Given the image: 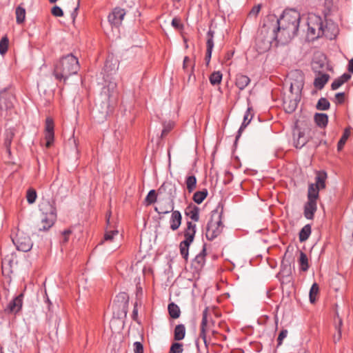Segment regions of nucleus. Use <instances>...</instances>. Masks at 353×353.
<instances>
[{
  "mask_svg": "<svg viewBox=\"0 0 353 353\" xmlns=\"http://www.w3.org/2000/svg\"><path fill=\"white\" fill-rule=\"evenodd\" d=\"M222 77L223 74L220 71H214L210 74L209 80L212 85H216L221 83Z\"/></svg>",
  "mask_w": 353,
  "mask_h": 353,
  "instance_id": "obj_46",
  "label": "nucleus"
},
{
  "mask_svg": "<svg viewBox=\"0 0 353 353\" xmlns=\"http://www.w3.org/2000/svg\"><path fill=\"white\" fill-rule=\"evenodd\" d=\"M343 325V320L339 316V314L336 313V315L334 318V327L336 330V333L333 336V341L334 343L339 342L341 339V327Z\"/></svg>",
  "mask_w": 353,
  "mask_h": 353,
  "instance_id": "obj_27",
  "label": "nucleus"
},
{
  "mask_svg": "<svg viewBox=\"0 0 353 353\" xmlns=\"http://www.w3.org/2000/svg\"><path fill=\"white\" fill-rule=\"evenodd\" d=\"M319 291V285L316 283H314L310 290V301L312 303H314L316 300V295L318 294Z\"/></svg>",
  "mask_w": 353,
  "mask_h": 353,
  "instance_id": "obj_49",
  "label": "nucleus"
},
{
  "mask_svg": "<svg viewBox=\"0 0 353 353\" xmlns=\"http://www.w3.org/2000/svg\"><path fill=\"white\" fill-rule=\"evenodd\" d=\"M192 243V242H188V241H182L180 243V253L185 261H188V259L189 248Z\"/></svg>",
  "mask_w": 353,
  "mask_h": 353,
  "instance_id": "obj_41",
  "label": "nucleus"
},
{
  "mask_svg": "<svg viewBox=\"0 0 353 353\" xmlns=\"http://www.w3.org/2000/svg\"><path fill=\"white\" fill-rule=\"evenodd\" d=\"M79 68L78 59L73 54L70 53L63 56L54 65L53 75L57 80L65 83L70 76L78 72Z\"/></svg>",
  "mask_w": 353,
  "mask_h": 353,
  "instance_id": "obj_3",
  "label": "nucleus"
},
{
  "mask_svg": "<svg viewBox=\"0 0 353 353\" xmlns=\"http://www.w3.org/2000/svg\"><path fill=\"white\" fill-rule=\"evenodd\" d=\"M195 63L188 57H185L183 62V69L188 74V82H195L196 77L194 74Z\"/></svg>",
  "mask_w": 353,
  "mask_h": 353,
  "instance_id": "obj_18",
  "label": "nucleus"
},
{
  "mask_svg": "<svg viewBox=\"0 0 353 353\" xmlns=\"http://www.w3.org/2000/svg\"><path fill=\"white\" fill-rule=\"evenodd\" d=\"M116 87V83L110 81L107 85L103 86L101 93V97L105 99H110V97L113 94Z\"/></svg>",
  "mask_w": 353,
  "mask_h": 353,
  "instance_id": "obj_29",
  "label": "nucleus"
},
{
  "mask_svg": "<svg viewBox=\"0 0 353 353\" xmlns=\"http://www.w3.org/2000/svg\"><path fill=\"white\" fill-rule=\"evenodd\" d=\"M12 241L17 250L24 252L30 251L33 245L30 236L23 231L18 230L16 236L12 238Z\"/></svg>",
  "mask_w": 353,
  "mask_h": 353,
  "instance_id": "obj_8",
  "label": "nucleus"
},
{
  "mask_svg": "<svg viewBox=\"0 0 353 353\" xmlns=\"http://www.w3.org/2000/svg\"><path fill=\"white\" fill-rule=\"evenodd\" d=\"M14 137V132L13 129L10 128L6 130L5 133L4 145L9 153H10V145Z\"/></svg>",
  "mask_w": 353,
  "mask_h": 353,
  "instance_id": "obj_38",
  "label": "nucleus"
},
{
  "mask_svg": "<svg viewBox=\"0 0 353 353\" xmlns=\"http://www.w3.org/2000/svg\"><path fill=\"white\" fill-rule=\"evenodd\" d=\"M16 21L18 24H21L26 19V9L21 5L18 6L15 10Z\"/></svg>",
  "mask_w": 353,
  "mask_h": 353,
  "instance_id": "obj_42",
  "label": "nucleus"
},
{
  "mask_svg": "<svg viewBox=\"0 0 353 353\" xmlns=\"http://www.w3.org/2000/svg\"><path fill=\"white\" fill-rule=\"evenodd\" d=\"M312 70L314 72H319V74H321L320 70L323 68L324 63L321 62V61H313V62L312 63Z\"/></svg>",
  "mask_w": 353,
  "mask_h": 353,
  "instance_id": "obj_57",
  "label": "nucleus"
},
{
  "mask_svg": "<svg viewBox=\"0 0 353 353\" xmlns=\"http://www.w3.org/2000/svg\"><path fill=\"white\" fill-rule=\"evenodd\" d=\"M51 13L54 17H61L63 16V12L62 10V9L59 6H54L52 8Z\"/></svg>",
  "mask_w": 353,
  "mask_h": 353,
  "instance_id": "obj_58",
  "label": "nucleus"
},
{
  "mask_svg": "<svg viewBox=\"0 0 353 353\" xmlns=\"http://www.w3.org/2000/svg\"><path fill=\"white\" fill-rule=\"evenodd\" d=\"M327 179V173L325 171H319L316 173L315 177L316 185L319 188L323 189L325 188V180Z\"/></svg>",
  "mask_w": 353,
  "mask_h": 353,
  "instance_id": "obj_33",
  "label": "nucleus"
},
{
  "mask_svg": "<svg viewBox=\"0 0 353 353\" xmlns=\"http://www.w3.org/2000/svg\"><path fill=\"white\" fill-rule=\"evenodd\" d=\"M187 227L183 232L185 239L183 241H188V242H193L196 231V226L195 223L192 221H187Z\"/></svg>",
  "mask_w": 353,
  "mask_h": 353,
  "instance_id": "obj_23",
  "label": "nucleus"
},
{
  "mask_svg": "<svg viewBox=\"0 0 353 353\" xmlns=\"http://www.w3.org/2000/svg\"><path fill=\"white\" fill-rule=\"evenodd\" d=\"M233 179V175L232 174L229 172V171H226L225 172V179L223 180V183L224 184H228L230 183Z\"/></svg>",
  "mask_w": 353,
  "mask_h": 353,
  "instance_id": "obj_63",
  "label": "nucleus"
},
{
  "mask_svg": "<svg viewBox=\"0 0 353 353\" xmlns=\"http://www.w3.org/2000/svg\"><path fill=\"white\" fill-rule=\"evenodd\" d=\"M250 110H251V108H248L245 115H244L243 121L238 130L237 134L235 138L234 143H236L237 141L239 140V139L240 138V137L241 135L242 132L246 128V126L250 123V122L251 121V119H248V115H249Z\"/></svg>",
  "mask_w": 353,
  "mask_h": 353,
  "instance_id": "obj_37",
  "label": "nucleus"
},
{
  "mask_svg": "<svg viewBox=\"0 0 353 353\" xmlns=\"http://www.w3.org/2000/svg\"><path fill=\"white\" fill-rule=\"evenodd\" d=\"M129 296L126 292L119 293L113 302V314L117 319L125 318L128 311Z\"/></svg>",
  "mask_w": 353,
  "mask_h": 353,
  "instance_id": "obj_5",
  "label": "nucleus"
},
{
  "mask_svg": "<svg viewBox=\"0 0 353 353\" xmlns=\"http://www.w3.org/2000/svg\"><path fill=\"white\" fill-rule=\"evenodd\" d=\"M350 131L347 129H345L343 132V134L342 137H341L340 140L337 143V149L338 150H341L344 145L345 144L346 141L347 140L349 136H350Z\"/></svg>",
  "mask_w": 353,
  "mask_h": 353,
  "instance_id": "obj_50",
  "label": "nucleus"
},
{
  "mask_svg": "<svg viewBox=\"0 0 353 353\" xmlns=\"http://www.w3.org/2000/svg\"><path fill=\"white\" fill-rule=\"evenodd\" d=\"M345 94L344 92H338L335 94V103L343 104L345 101Z\"/></svg>",
  "mask_w": 353,
  "mask_h": 353,
  "instance_id": "obj_59",
  "label": "nucleus"
},
{
  "mask_svg": "<svg viewBox=\"0 0 353 353\" xmlns=\"http://www.w3.org/2000/svg\"><path fill=\"white\" fill-rule=\"evenodd\" d=\"M344 83L343 82L342 80H341L339 78L334 79V81L332 82V83L331 84V89L332 90H337L339 87H341Z\"/></svg>",
  "mask_w": 353,
  "mask_h": 353,
  "instance_id": "obj_61",
  "label": "nucleus"
},
{
  "mask_svg": "<svg viewBox=\"0 0 353 353\" xmlns=\"http://www.w3.org/2000/svg\"><path fill=\"white\" fill-rule=\"evenodd\" d=\"M330 79L328 74H322L320 77L315 78L314 81V85L319 90H321L324 88L325 85L327 83Z\"/></svg>",
  "mask_w": 353,
  "mask_h": 353,
  "instance_id": "obj_32",
  "label": "nucleus"
},
{
  "mask_svg": "<svg viewBox=\"0 0 353 353\" xmlns=\"http://www.w3.org/2000/svg\"><path fill=\"white\" fill-rule=\"evenodd\" d=\"M112 111V108L110 105V99H105L101 95L93 110L94 117L98 118L99 121H103Z\"/></svg>",
  "mask_w": 353,
  "mask_h": 353,
  "instance_id": "obj_7",
  "label": "nucleus"
},
{
  "mask_svg": "<svg viewBox=\"0 0 353 353\" xmlns=\"http://www.w3.org/2000/svg\"><path fill=\"white\" fill-rule=\"evenodd\" d=\"M168 310L171 318L176 319L180 316V308L176 303L173 302L169 303Z\"/></svg>",
  "mask_w": 353,
  "mask_h": 353,
  "instance_id": "obj_40",
  "label": "nucleus"
},
{
  "mask_svg": "<svg viewBox=\"0 0 353 353\" xmlns=\"http://www.w3.org/2000/svg\"><path fill=\"white\" fill-rule=\"evenodd\" d=\"M8 39L6 37H3L0 41V54H5L8 48Z\"/></svg>",
  "mask_w": 353,
  "mask_h": 353,
  "instance_id": "obj_53",
  "label": "nucleus"
},
{
  "mask_svg": "<svg viewBox=\"0 0 353 353\" xmlns=\"http://www.w3.org/2000/svg\"><path fill=\"white\" fill-rule=\"evenodd\" d=\"M214 31L212 30L210 28L207 32V41H206V53L205 60L206 61V64L208 65L212 57V52L214 48Z\"/></svg>",
  "mask_w": 353,
  "mask_h": 353,
  "instance_id": "obj_19",
  "label": "nucleus"
},
{
  "mask_svg": "<svg viewBox=\"0 0 353 353\" xmlns=\"http://www.w3.org/2000/svg\"><path fill=\"white\" fill-rule=\"evenodd\" d=\"M261 8V6L260 4H259L257 6H254L252 8V10L250 11L249 16H253V17H256L258 15V14L259 13Z\"/></svg>",
  "mask_w": 353,
  "mask_h": 353,
  "instance_id": "obj_62",
  "label": "nucleus"
},
{
  "mask_svg": "<svg viewBox=\"0 0 353 353\" xmlns=\"http://www.w3.org/2000/svg\"><path fill=\"white\" fill-rule=\"evenodd\" d=\"M317 210L316 201L307 200L304 205L303 214L304 216L309 220H312L314 217V214Z\"/></svg>",
  "mask_w": 353,
  "mask_h": 353,
  "instance_id": "obj_20",
  "label": "nucleus"
},
{
  "mask_svg": "<svg viewBox=\"0 0 353 353\" xmlns=\"http://www.w3.org/2000/svg\"><path fill=\"white\" fill-rule=\"evenodd\" d=\"M23 299V294H19L8 303L7 307L5 309V312L8 314H17L19 312L22 308Z\"/></svg>",
  "mask_w": 353,
  "mask_h": 353,
  "instance_id": "obj_16",
  "label": "nucleus"
},
{
  "mask_svg": "<svg viewBox=\"0 0 353 353\" xmlns=\"http://www.w3.org/2000/svg\"><path fill=\"white\" fill-rule=\"evenodd\" d=\"M330 103L325 97L320 98L316 105V110H321V111L327 110L330 108Z\"/></svg>",
  "mask_w": 353,
  "mask_h": 353,
  "instance_id": "obj_48",
  "label": "nucleus"
},
{
  "mask_svg": "<svg viewBox=\"0 0 353 353\" xmlns=\"http://www.w3.org/2000/svg\"><path fill=\"white\" fill-rule=\"evenodd\" d=\"M324 23L320 17H316L314 22L308 23L307 33L313 38H319L324 35Z\"/></svg>",
  "mask_w": 353,
  "mask_h": 353,
  "instance_id": "obj_11",
  "label": "nucleus"
},
{
  "mask_svg": "<svg viewBox=\"0 0 353 353\" xmlns=\"http://www.w3.org/2000/svg\"><path fill=\"white\" fill-rule=\"evenodd\" d=\"M287 252L281 262V270L279 276H281V283L292 282V266L290 259H287Z\"/></svg>",
  "mask_w": 353,
  "mask_h": 353,
  "instance_id": "obj_10",
  "label": "nucleus"
},
{
  "mask_svg": "<svg viewBox=\"0 0 353 353\" xmlns=\"http://www.w3.org/2000/svg\"><path fill=\"white\" fill-rule=\"evenodd\" d=\"M132 319L139 323L138 321V308H137V303H135L134 305V308H133V311H132Z\"/></svg>",
  "mask_w": 353,
  "mask_h": 353,
  "instance_id": "obj_64",
  "label": "nucleus"
},
{
  "mask_svg": "<svg viewBox=\"0 0 353 353\" xmlns=\"http://www.w3.org/2000/svg\"><path fill=\"white\" fill-rule=\"evenodd\" d=\"M295 73L299 74V77L293 82H291L290 90L292 95L301 97V92L304 85V78L301 71L296 70Z\"/></svg>",
  "mask_w": 353,
  "mask_h": 353,
  "instance_id": "obj_13",
  "label": "nucleus"
},
{
  "mask_svg": "<svg viewBox=\"0 0 353 353\" xmlns=\"http://www.w3.org/2000/svg\"><path fill=\"white\" fill-rule=\"evenodd\" d=\"M125 15L124 9L120 8H115L111 13L109 14L108 19L109 23L115 27H119Z\"/></svg>",
  "mask_w": 353,
  "mask_h": 353,
  "instance_id": "obj_14",
  "label": "nucleus"
},
{
  "mask_svg": "<svg viewBox=\"0 0 353 353\" xmlns=\"http://www.w3.org/2000/svg\"><path fill=\"white\" fill-rule=\"evenodd\" d=\"M134 353H144V347L142 343L136 341L133 343Z\"/></svg>",
  "mask_w": 353,
  "mask_h": 353,
  "instance_id": "obj_56",
  "label": "nucleus"
},
{
  "mask_svg": "<svg viewBox=\"0 0 353 353\" xmlns=\"http://www.w3.org/2000/svg\"><path fill=\"white\" fill-rule=\"evenodd\" d=\"M301 270L303 272L307 271L309 269L308 259L305 253L301 251L300 257L299 260Z\"/></svg>",
  "mask_w": 353,
  "mask_h": 353,
  "instance_id": "obj_45",
  "label": "nucleus"
},
{
  "mask_svg": "<svg viewBox=\"0 0 353 353\" xmlns=\"http://www.w3.org/2000/svg\"><path fill=\"white\" fill-rule=\"evenodd\" d=\"M314 120L316 125L321 128H325L328 123V116L325 113H315Z\"/></svg>",
  "mask_w": 353,
  "mask_h": 353,
  "instance_id": "obj_28",
  "label": "nucleus"
},
{
  "mask_svg": "<svg viewBox=\"0 0 353 353\" xmlns=\"http://www.w3.org/2000/svg\"><path fill=\"white\" fill-rule=\"evenodd\" d=\"M158 194V191L157 192L154 190H150L145 199V205H150L154 203L157 201Z\"/></svg>",
  "mask_w": 353,
  "mask_h": 353,
  "instance_id": "obj_47",
  "label": "nucleus"
},
{
  "mask_svg": "<svg viewBox=\"0 0 353 353\" xmlns=\"http://www.w3.org/2000/svg\"><path fill=\"white\" fill-rule=\"evenodd\" d=\"M172 26L176 30H183L184 28L183 24L181 21V19L174 17L172 20Z\"/></svg>",
  "mask_w": 353,
  "mask_h": 353,
  "instance_id": "obj_55",
  "label": "nucleus"
},
{
  "mask_svg": "<svg viewBox=\"0 0 353 353\" xmlns=\"http://www.w3.org/2000/svg\"><path fill=\"white\" fill-rule=\"evenodd\" d=\"M117 234H118L117 230H112L110 232H107L104 234L103 241H112L114 238V236Z\"/></svg>",
  "mask_w": 353,
  "mask_h": 353,
  "instance_id": "obj_60",
  "label": "nucleus"
},
{
  "mask_svg": "<svg viewBox=\"0 0 353 353\" xmlns=\"http://www.w3.org/2000/svg\"><path fill=\"white\" fill-rule=\"evenodd\" d=\"M54 138V122L53 120L48 117L46 119V127H45V139L46 140V146L50 148L53 142Z\"/></svg>",
  "mask_w": 353,
  "mask_h": 353,
  "instance_id": "obj_17",
  "label": "nucleus"
},
{
  "mask_svg": "<svg viewBox=\"0 0 353 353\" xmlns=\"http://www.w3.org/2000/svg\"><path fill=\"white\" fill-rule=\"evenodd\" d=\"M208 307H205L202 313V320L201 323L200 337L203 340L205 345H207L206 339V327L208 324Z\"/></svg>",
  "mask_w": 353,
  "mask_h": 353,
  "instance_id": "obj_25",
  "label": "nucleus"
},
{
  "mask_svg": "<svg viewBox=\"0 0 353 353\" xmlns=\"http://www.w3.org/2000/svg\"><path fill=\"white\" fill-rule=\"evenodd\" d=\"M306 143L307 139L304 137L303 132H299L297 138H296L295 134H294V145L296 148H301Z\"/></svg>",
  "mask_w": 353,
  "mask_h": 353,
  "instance_id": "obj_44",
  "label": "nucleus"
},
{
  "mask_svg": "<svg viewBox=\"0 0 353 353\" xmlns=\"http://www.w3.org/2000/svg\"><path fill=\"white\" fill-rule=\"evenodd\" d=\"M37 197V192L33 188H30L27 191L26 199L27 201L30 204H32L35 202Z\"/></svg>",
  "mask_w": 353,
  "mask_h": 353,
  "instance_id": "obj_51",
  "label": "nucleus"
},
{
  "mask_svg": "<svg viewBox=\"0 0 353 353\" xmlns=\"http://www.w3.org/2000/svg\"><path fill=\"white\" fill-rule=\"evenodd\" d=\"M223 205L221 203H219L216 208L211 212L210 219L206 226L205 236L208 240H214L222 232L223 228Z\"/></svg>",
  "mask_w": 353,
  "mask_h": 353,
  "instance_id": "obj_4",
  "label": "nucleus"
},
{
  "mask_svg": "<svg viewBox=\"0 0 353 353\" xmlns=\"http://www.w3.org/2000/svg\"><path fill=\"white\" fill-rule=\"evenodd\" d=\"M208 191L207 189L204 188L201 191L196 192L192 196L193 201L197 203L201 204L208 196Z\"/></svg>",
  "mask_w": 353,
  "mask_h": 353,
  "instance_id": "obj_39",
  "label": "nucleus"
},
{
  "mask_svg": "<svg viewBox=\"0 0 353 353\" xmlns=\"http://www.w3.org/2000/svg\"><path fill=\"white\" fill-rule=\"evenodd\" d=\"M312 232V228L310 224H306L300 230L299 234V239L300 242H304L308 239Z\"/></svg>",
  "mask_w": 353,
  "mask_h": 353,
  "instance_id": "obj_36",
  "label": "nucleus"
},
{
  "mask_svg": "<svg viewBox=\"0 0 353 353\" xmlns=\"http://www.w3.org/2000/svg\"><path fill=\"white\" fill-rule=\"evenodd\" d=\"M197 180L194 175L188 176L185 179L187 190L189 193L194 190L196 187Z\"/></svg>",
  "mask_w": 353,
  "mask_h": 353,
  "instance_id": "obj_43",
  "label": "nucleus"
},
{
  "mask_svg": "<svg viewBox=\"0 0 353 353\" xmlns=\"http://www.w3.org/2000/svg\"><path fill=\"white\" fill-rule=\"evenodd\" d=\"M268 17L279 32L281 45L288 43L297 34L301 14L296 10H284L279 18L275 14H269Z\"/></svg>",
  "mask_w": 353,
  "mask_h": 353,
  "instance_id": "obj_1",
  "label": "nucleus"
},
{
  "mask_svg": "<svg viewBox=\"0 0 353 353\" xmlns=\"http://www.w3.org/2000/svg\"><path fill=\"white\" fill-rule=\"evenodd\" d=\"M183 351V344L176 342L171 345L169 353H182Z\"/></svg>",
  "mask_w": 353,
  "mask_h": 353,
  "instance_id": "obj_52",
  "label": "nucleus"
},
{
  "mask_svg": "<svg viewBox=\"0 0 353 353\" xmlns=\"http://www.w3.org/2000/svg\"><path fill=\"white\" fill-rule=\"evenodd\" d=\"M321 189L319 188L316 185H314V183H311L308 186V191H307V200H313L316 201L319 196V190Z\"/></svg>",
  "mask_w": 353,
  "mask_h": 353,
  "instance_id": "obj_34",
  "label": "nucleus"
},
{
  "mask_svg": "<svg viewBox=\"0 0 353 353\" xmlns=\"http://www.w3.org/2000/svg\"><path fill=\"white\" fill-rule=\"evenodd\" d=\"M200 208L192 204H189L185 209V215L189 216L192 221L197 222L199 220Z\"/></svg>",
  "mask_w": 353,
  "mask_h": 353,
  "instance_id": "obj_22",
  "label": "nucleus"
},
{
  "mask_svg": "<svg viewBox=\"0 0 353 353\" xmlns=\"http://www.w3.org/2000/svg\"><path fill=\"white\" fill-rule=\"evenodd\" d=\"M170 212H172L171 217L170 219V228L172 231H176L179 228L180 225H181V213L179 210H174V209L172 210H170L169 206L165 210H162L161 212H159V214H165Z\"/></svg>",
  "mask_w": 353,
  "mask_h": 353,
  "instance_id": "obj_12",
  "label": "nucleus"
},
{
  "mask_svg": "<svg viewBox=\"0 0 353 353\" xmlns=\"http://www.w3.org/2000/svg\"><path fill=\"white\" fill-rule=\"evenodd\" d=\"M288 330H286V329H282L281 330L280 333L279 334L278 338H277V346L278 347L282 345L284 339H285L288 335Z\"/></svg>",
  "mask_w": 353,
  "mask_h": 353,
  "instance_id": "obj_54",
  "label": "nucleus"
},
{
  "mask_svg": "<svg viewBox=\"0 0 353 353\" xmlns=\"http://www.w3.org/2000/svg\"><path fill=\"white\" fill-rule=\"evenodd\" d=\"M39 208L41 215H48L51 218L57 217V210L54 201L43 200L40 203Z\"/></svg>",
  "mask_w": 353,
  "mask_h": 353,
  "instance_id": "obj_15",
  "label": "nucleus"
},
{
  "mask_svg": "<svg viewBox=\"0 0 353 353\" xmlns=\"http://www.w3.org/2000/svg\"><path fill=\"white\" fill-rule=\"evenodd\" d=\"M159 195L166 194L170 200V208L172 210L174 208V199L176 196V187L171 182H164L158 189Z\"/></svg>",
  "mask_w": 353,
  "mask_h": 353,
  "instance_id": "obj_9",
  "label": "nucleus"
},
{
  "mask_svg": "<svg viewBox=\"0 0 353 353\" xmlns=\"http://www.w3.org/2000/svg\"><path fill=\"white\" fill-rule=\"evenodd\" d=\"M57 217L51 218L48 215H42L41 223L42 227L39 228V230L47 231L48 230L54 223Z\"/></svg>",
  "mask_w": 353,
  "mask_h": 353,
  "instance_id": "obj_31",
  "label": "nucleus"
},
{
  "mask_svg": "<svg viewBox=\"0 0 353 353\" xmlns=\"http://www.w3.org/2000/svg\"><path fill=\"white\" fill-rule=\"evenodd\" d=\"M279 45H281L279 32L267 16L258 30L255 39L256 49L262 54L268 51L272 46L277 47Z\"/></svg>",
  "mask_w": 353,
  "mask_h": 353,
  "instance_id": "obj_2",
  "label": "nucleus"
},
{
  "mask_svg": "<svg viewBox=\"0 0 353 353\" xmlns=\"http://www.w3.org/2000/svg\"><path fill=\"white\" fill-rule=\"evenodd\" d=\"M250 82V79L248 76L242 74H236L235 85L240 90H244Z\"/></svg>",
  "mask_w": 353,
  "mask_h": 353,
  "instance_id": "obj_30",
  "label": "nucleus"
},
{
  "mask_svg": "<svg viewBox=\"0 0 353 353\" xmlns=\"http://www.w3.org/2000/svg\"><path fill=\"white\" fill-rule=\"evenodd\" d=\"M206 254V245L203 244L202 250L195 256L192 261V265L196 270H200L203 268L205 263Z\"/></svg>",
  "mask_w": 353,
  "mask_h": 353,
  "instance_id": "obj_21",
  "label": "nucleus"
},
{
  "mask_svg": "<svg viewBox=\"0 0 353 353\" xmlns=\"http://www.w3.org/2000/svg\"><path fill=\"white\" fill-rule=\"evenodd\" d=\"M16 97L12 87L9 86L0 90V110H10L14 108Z\"/></svg>",
  "mask_w": 353,
  "mask_h": 353,
  "instance_id": "obj_6",
  "label": "nucleus"
},
{
  "mask_svg": "<svg viewBox=\"0 0 353 353\" xmlns=\"http://www.w3.org/2000/svg\"><path fill=\"white\" fill-rule=\"evenodd\" d=\"M292 99L283 102L285 111L288 113H292L295 111L301 98V97H297L296 95H292Z\"/></svg>",
  "mask_w": 353,
  "mask_h": 353,
  "instance_id": "obj_24",
  "label": "nucleus"
},
{
  "mask_svg": "<svg viewBox=\"0 0 353 353\" xmlns=\"http://www.w3.org/2000/svg\"><path fill=\"white\" fill-rule=\"evenodd\" d=\"M185 336V327L183 324L176 325L174 330V339L176 341L184 339Z\"/></svg>",
  "mask_w": 353,
  "mask_h": 353,
  "instance_id": "obj_35",
  "label": "nucleus"
},
{
  "mask_svg": "<svg viewBox=\"0 0 353 353\" xmlns=\"http://www.w3.org/2000/svg\"><path fill=\"white\" fill-rule=\"evenodd\" d=\"M14 263H17V254L14 252H12L11 253L3 256L2 259V268L3 269L6 265H8L9 272L12 273V270L11 269Z\"/></svg>",
  "mask_w": 353,
  "mask_h": 353,
  "instance_id": "obj_26",
  "label": "nucleus"
}]
</instances>
